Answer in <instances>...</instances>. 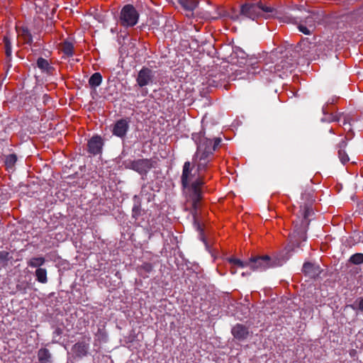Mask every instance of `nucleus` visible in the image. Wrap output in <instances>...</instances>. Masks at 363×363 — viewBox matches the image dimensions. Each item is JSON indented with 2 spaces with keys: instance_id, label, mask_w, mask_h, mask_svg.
Returning <instances> with one entry per match:
<instances>
[{
  "instance_id": "14",
  "label": "nucleus",
  "mask_w": 363,
  "mask_h": 363,
  "mask_svg": "<svg viewBox=\"0 0 363 363\" xmlns=\"http://www.w3.org/2000/svg\"><path fill=\"white\" fill-rule=\"evenodd\" d=\"M18 36L21 38L26 44L31 45L33 43V36L30 30L26 27L16 28Z\"/></svg>"
},
{
  "instance_id": "27",
  "label": "nucleus",
  "mask_w": 363,
  "mask_h": 363,
  "mask_svg": "<svg viewBox=\"0 0 363 363\" xmlns=\"http://www.w3.org/2000/svg\"><path fill=\"white\" fill-rule=\"evenodd\" d=\"M11 258L9 252L6 251H0V264L3 266L7 265L8 261Z\"/></svg>"
},
{
  "instance_id": "5",
  "label": "nucleus",
  "mask_w": 363,
  "mask_h": 363,
  "mask_svg": "<svg viewBox=\"0 0 363 363\" xmlns=\"http://www.w3.org/2000/svg\"><path fill=\"white\" fill-rule=\"evenodd\" d=\"M138 18L139 13L132 5H125L121 11L120 21L123 26H135L138 23Z\"/></svg>"
},
{
  "instance_id": "26",
  "label": "nucleus",
  "mask_w": 363,
  "mask_h": 363,
  "mask_svg": "<svg viewBox=\"0 0 363 363\" xmlns=\"http://www.w3.org/2000/svg\"><path fill=\"white\" fill-rule=\"evenodd\" d=\"M350 262L354 264H360L363 263V254L356 253L350 258Z\"/></svg>"
},
{
  "instance_id": "4",
  "label": "nucleus",
  "mask_w": 363,
  "mask_h": 363,
  "mask_svg": "<svg viewBox=\"0 0 363 363\" xmlns=\"http://www.w3.org/2000/svg\"><path fill=\"white\" fill-rule=\"evenodd\" d=\"M286 258L281 255L270 257L267 255L252 257L248 261V267L256 271H264L269 268H274L281 266L285 262Z\"/></svg>"
},
{
  "instance_id": "24",
  "label": "nucleus",
  "mask_w": 363,
  "mask_h": 363,
  "mask_svg": "<svg viewBox=\"0 0 363 363\" xmlns=\"http://www.w3.org/2000/svg\"><path fill=\"white\" fill-rule=\"evenodd\" d=\"M45 262V259L43 257H32L28 262V265L33 268H40V267L43 265Z\"/></svg>"
},
{
  "instance_id": "9",
  "label": "nucleus",
  "mask_w": 363,
  "mask_h": 363,
  "mask_svg": "<svg viewBox=\"0 0 363 363\" xmlns=\"http://www.w3.org/2000/svg\"><path fill=\"white\" fill-rule=\"evenodd\" d=\"M89 350V340H84L77 342L72 347V351L76 356L83 357L86 356Z\"/></svg>"
},
{
  "instance_id": "10",
  "label": "nucleus",
  "mask_w": 363,
  "mask_h": 363,
  "mask_svg": "<svg viewBox=\"0 0 363 363\" xmlns=\"http://www.w3.org/2000/svg\"><path fill=\"white\" fill-rule=\"evenodd\" d=\"M306 235L304 229L294 230V233L290 235V243L291 246H299L300 241H306Z\"/></svg>"
},
{
  "instance_id": "6",
  "label": "nucleus",
  "mask_w": 363,
  "mask_h": 363,
  "mask_svg": "<svg viewBox=\"0 0 363 363\" xmlns=\"http://www.w3.org/2000/svg\"><path fill=\"white\" fill-rule=\"evenodd\" d=\"M126 168L133 169L140 174H146L151 168V162L147 159H138L125 162Z\"/></svg>"
},
{
  "instance_id": "25",
  "label": "nucleus",
  "mask_w": 363,
  "mask_h": 363,
  "mask_svg": "<svg viewBox=\"0 0 363 363\" xmlns=\"http://www.w3.org/2000/svg\"><path fill=\"white\" fill-rule=\"evenodd\" d=\"M17 161V157L15 154H11L6 156L5 160V165L6 168L12 169Z\"/></svg>"
},
{
  "instance_id": "11",
  "label": "nucleus",
  "mask_w": 363,
  "mask_h": 363,
  "mask_svg": "<svg viewBox=\"0 0 363 363\" xmlns=\"http://www.w3.org/2000/svg\"><path fill=\"white\" fill-rule=\"evenodd\" d=\"M128 127V122L125 119L119 120L116 123L113 133L116 136L123 137L126 134Z\"/></svg>"
},
{
  "instance_id": "3",
  "label": "nucleus",
  "mask_w": 363,
  "mask_h": 363,
  "mask_svg": "<svg viewBox=\"0 0 363 363\" xmlns=\"http://www.w3.org/2000/svg\"><path fill=\"white\" fill-rule=\"evenodd\" d=\"M277 13V12L273 7L264 5L261 2L245 4L241 6V15L252 21L257 20L259 18L274 17Z\"/></svg>"
},
{
  "instance_id": "30",
  "label": "nucleus",
  "mask_w": 363,
  "mask_h": 363,
  "mask_svg": "<svg viewBox=\"0 0 363 363\" xmlns=\"http://www.w3.org/2000/svg\"><path fill=\"white\" fill-rule=\"evenodd\" d=\"M313 210L311 207L307 206L304 207L303 211L302 213L304 219H308L311 216Z\"/></svg>"
},
{
  "instance_id": "18",
  "label": "nucleus",
  "mask_w": 363,
  "mask_h": 363,
  "mask_svg": "<svg viewBox=\"0 0 363 363\" xmlns=\"http://www.w3.org/2000/svg\"><path fill=\"white\" fill-rule=\"evenodd\" d=\"M37 66L42 72L48 74H52L54 70V68L49 64L48 61L43 57L38 59Z\"/></svg>"
},
{
  "instance_id": "36",
  "label": "nucleus",
  "mask_w": 363,
  "mask_h": 363,
  "mask_svg": "<svg viewBox=\"0 0 363 363\" xmlns=\"http://www.w3.org/2000/svg\"><path fill=\"white\" fill-rule=\"evenodd\" d=\"M56 332H57V333L60 334V330H57Z\"/></svg>"
},
{
  "instance_id": "35",
  "label": "nucleus",
  "mask_w": 363,
  "mask_h": 363,
  "mask_svg": "<svg viewBox=\"0 0 363 363\" xmlns=\"http://www.w3.org/2000/svg\"><path fill=\"white\" fill-rule=\"evenodd\" d=\"M17 289H18L19 290L22 289V288L19 285H17Z\"/></svg>"
},
{
  "instance_id": "33",
  "label": "nucleus",
  "mask_w": 363,
  "mask_h": 363,
  "mask_svg": "<svg viewBox=\"0 0 363 363\" xmlns=\"http://www.w3.org/2000/svg\"><path fill=\"white\" fill-rule=\"evenodd\" d=\"M86 150L89 153H91V139L87 140L86 143Z\"/></svg>"
},
{
  "instance_id": "16",
  "label": "nucleus",
  "mask_w": 363,
  "mask_h": 363,
  "mask_svg": "<svg viewBox=\"0 0 363 363\" xmlns=\"http://www.w3.org/2000/svg\"><path fill=\"white\" fill-rule=\"evenodd\" d=\"M303 272L306 275L314 277L319 274L320 269L319 267L311 262H306L303 266Z\"/></svg>"
},
{
  "instance_id": "32",
  "label": "nucleus",
  "mask_w": 363,
  "mask_h": 363,
  "mask_svg": "<svg viewBox=\"0 0 363 363\" xmlns=\"http://www.w3.org/2000/svg\"><path fill=\"white\" fill-rule=\"evenodd\" d=\"M351 307L354 310L359 309V311L363 312V298H360V300L359 301V304L357 307L354 306H351Z\"/></svg>"
},
{
  "instance_id": "28",
  "label": "nucleus",
  "mask_w": 363,
  "mask_h": 363,
  "mask_svg": "<svg viewBox=\"0 0 363 363\" xmlns=\"http://www.w3.org/2000/svg\"><path fill=\"white\" fill-rule=\"evenodd\" d=\"M228 16L230 19L235 21H241L242 18L244 17L241 15V11L238 13L235 11H232L229 13Z\"/></svg>"
},
{
  "instance_id": "19",
  "label": "nucleus",
  "mask_w": 363,
  "mask_h": 363,
  "mask_svg": "<svg viewBox=\"0 0 363 363\" xmlns=\"http://www.w3.org/2000/svg\"><path fill=\"white\" fill-rule=\"evenodd\" d=\"M346 145L347 143L345 140H342L338 145V157L342 164H345L350 160L347 152L345 151Z\"/></svg>"
},
{
  "instance_id": "1",
  "label": "nucleus",
  "mask_w": 363,
  "mask_h": 363,
  "mask_svg": "<svg viewBox=\"0 0 363 363\" xmlns=\"http://www.w3.org/2000/svg\"><path fill=\"white\" fill-rule=\"evenodd\" d=\"M181 180L189 199L191 201L192 207L196 211L202 199V186L206 182V176L199 172L194 165L187 161L184 164Z\"/></svg>"
},
{
  "instance_id": "7",
  "label": "nucleus",
  "mask_w": 363,
  "mask_h": 363,
  "mask_svg": "<svg viewBox=\"0 0 363 363\" xmlns=\"http://www.w3.org/2000/svg\"><path fill=\"white\" fill-rule=\"evenodd\" d=\"M155 72L147 67H143L138 74L136 82L139 86L143 87L153 83Z\"/></svg>"
},
{
  "instance_id": "21",
  "label": "nucleus",
  "mask_w": 363,
  "mask_h": 363,
  "mask_svg": "<svg viewBox=\"0 0 363 363\" xmlns=\"http://www.w3.org/2000/svg\"><path fill=\"white\" fill-rule=\"evenodd\" d=\"M229 263L232 265L230 272L232 274H235L236 270L234 269L235 267H239L240 268H244L245 267H248V262H244L239 259L235 257H230L228 259Z\"/></svg>"
},
{
  "instance_id": "31",
  "label": "nucleus",
  "mask_w": 363,
  "mask_h": 363,
  "mask_svg": "<svg viewBox=\"0 0 363 363\" xmlns=\"http://www.w3.org/2000/svg\"><path fill=\"white\" fill-rule=\"evenodd\" d=\"M284 21L286 23H296V20L294 18L289 16H285L284 17Z\"/></svg>"
},
{
  "instance_id": "29",
  "label": "nucleus",
  "mask_w": 363,
  "mask_h": 363,
  "mask_svg": "<svg viewBox=\"0 0 363 363\" xmlns=\"http://www.w3.org/2000/svg\"><path fill=\"white\" fill-rule=\"evenodd\" d=\"M102 81V77L100 73L96 72L92 74V86H99Z\"/></svg>"
},
{
  "instance_id": "15",
  "label": "nucleus",
  "mask_w": 363,
  "mask_h": 363,
  "mask_svg": "<svg viewBox=\"0 0 363 363\" xmlns=\"http://www.w3.org/2000/svg\"><path fill=\"white\" fill-rule=\"evenodd\" d=\"M39 363H53L52 355L47 348H41L38 351Z\"/></svg>"
},
{
  "instance_id": "8",
  "label": "nucleus",
  "mask_w": 363,
  "mask_h": 363,
  "mask_svg": "<svg viewBox=\"0 0 363 363\" xmlns=\"http://www.w3.org/2000/svg\"><path fill=\"white\" fill-rule=\"evenodd\" d=\"M317 18V15L310 14L304 21L299 22L298 30L305 35H311L315 29Z\"/></svg>"
},
{
  "instance_id": "17",
  "label": "nucleus",
  "mask_w": 363,
  "mask_h": 363,
  "mask_svg": "<svg viewBox=\"0 0 363 363\" xmlns=\"http://www.w3.org/2000/svg\"><path fill=\"white\" fill-rule=\"evenodd\" d=\"M3 43L5 50L6 62H9L11 60L12 45L11 39L7 35L4 36Z\"/></svg>"
},
{
  "instance_id": "37",
  "label": "nucleus",
  "mask_w": 363,
  "mask_h": 363,
  "mask_svg": "<svg viewBox=\"0 0 363 363\" xmlns=\"http://www.w3.org/2000/svg\"><path fill=\"white\" fill-rule=\"evenodd\" d=\"M304 42H305V40H303L301 42V44L304 43Z\"/></svg>"
},
{
  "instance_id": "20",
  "label": "nucleus",
  "mask_w": 363,
  "mask_h": 363,
  "mask_svg": "<svg viewBox=\"0 0 363 363\" xmlns=\"http://www.w3.org/2000/svg\"><path fill=\"white\" fill-rule=\"evenodd\" d=\"M103 141L99 136L92 137V155L100 154L102 150Z\"/></svg>"
},
{
  "instance_id": "23",
  "label": "nucleus",
  "mask_w": 363,
  "mask_h": 363,
  "mask_svg": "<svg viewBox=\"0 0 363 363\" xmlns=\"http://www.w3.org/2000/svg\"><path fill=\"white\" fill-rule=\"evenodd\" d=\"M35 276L36 280L42 284L48 282L47 270L44 268H38L35 270Z\"/></svg>"
},
{
  "instance_id": "34",
  "label": "nucleus",
  "mask_w": 363,
  "mask_h": 363,
  "mask_svg": "<svg viewBox=\"0 0 363 363\" xmlns=\"http://www.w3.org/2000/svg\"><path fill=\"white\" fill-rule=\"evenodd\" d=\"M88 84L91 85V77L88 78L87 79Z\"/></svg>"
},
{
  "instance_id": "2",
  "label": "nucleus",
  "mask_w": 363,
  "mask_h": 363,
  "mask_svg": "<svg viewBox=\"0 0 363 363\" xmlns=\"http://www.w3.org/2000/svg\"><path fill=\"white\" fill-rule=\"evenodd\" d=\"M192 139L197 145V150L192 159V164L199 172L205 174L208 172L213 158V153L221 142L220 138L213 140L205 137L203 133L192 134Z\"/></svg>"
},
{
  "instance_id": "22",
  "label": "nucleus",
  "mask_w": 363,
  "mask_h": 363,
  "mask_svg": "<svg viewBox=\"0 0 363 363\" xmlns=\"http://www.w3.org/2000/svg\"><path fill=\"white\" fill-rule=\"evenodd\" d=\"M60 50L67 56H72L74 51V46L72 43L69 40H65L60 45Z\"/></svg>"
},
{
  "instance_id": "12",
  "label": "nucleus",
  "mask_w": 363,
  "mask_h": 363,
  "mask_svg": "<svg viewBox=\"0 0 363 363\" xmlns=\"http://www.w3.org/2000/svg\"><path fill=\"white\" fill-rule=\"evenodd\" d=\"M232 334L235 338L238 340H245L247 338L249 331L247 328L241 325L237 324L232 328Z\"/></svg>"
},
{
  "instance_id": "13",
  "label": "nucleus",
  "mask_w": 363,
  "mask_h": 363,
  "mask_svg": "<svg viewBox=\"0 0 363 363\" xmlns=\"http://www.w3.org/2000/svg\"><path fill=\"white\" fill-rule=\"evenodd\" d=\"M179 2L183 9L188 12L186 14V16L188 17H190L193 15V11L198 5L197 0H179Z\"/></svg>"
}]
</instances>
